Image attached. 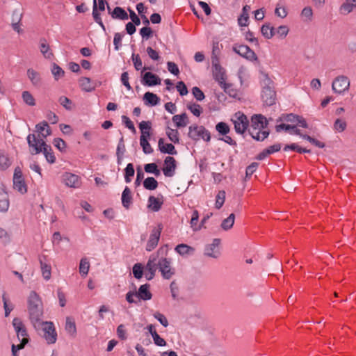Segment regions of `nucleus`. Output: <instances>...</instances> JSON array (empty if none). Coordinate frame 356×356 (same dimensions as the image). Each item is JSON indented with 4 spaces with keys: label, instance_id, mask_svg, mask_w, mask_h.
<instances>
[{
    "label": "nucleus",
    "instance_id": "1",
    "mask_svg": "<svg viewBox=\"0 0 356 356\" xmlns=\"http://www.w3.org/2000/svg\"><path fill=\"white\" fill-rule=\"evenodd\" d=\"M27 310L31 323L35 330L40 329L43 321V304L39 295L34 291L28 297Z\"/></svg>",
    "mask_w": 356,
    "mask_h": 356
},
{
    "label": "nucleus",
    "instance_id": "2",
    "mask_svg": "<svg viewBox=\"0 0 356 356\" xmlns=\"http://www.w3.org/2000/svg\"><path fill=\"white\" fill-rule=\"evenodd\" d=\"M26 140L31 154L35 155L42 152L47 162L51 164L55 163L56 157L51 147L47 145L42 138H37L35 134H30L27 136Z\"/></svg>",
    "mask_w": 356,
    "mask_h": 356
},
{
    "label": "nucleus",
    "instance_id": "3",
    "mask_svg": "<svg viewBox=\"0 0 356 356\" xmlns=\"http://www.w3.org/2000/svg\"><path fill=\"white\" fill-rule=\"evenodd\" d=\"M165 252L163 247L160 248L156 252L152 254L149 257H154L156 261V270L159 269L163 279L170 280L175 274V269L171 266L170 259H168L162 255Z\"/></svg>",
    "mask_w": 356,
    "mask_h": 356
},
{
    "label": "nucleus",
    "instance_id": "4",
    "mask_svg": "<svg viewBox=\"0 0 356 356\" xmlns=\"http://www.w3.org/2000/svg\"><path fill=\"white\" fill-rule=\"evenodd\" d=\"M262 76L261 99L265 105L270 106L275 104L276 100V93L274 90L273 82L267 74L262 72Z\"/></svg>",
    "mask_w": 356,
    "mask_h": 356
},
{
    "label": "nucleus",
    "instance_id": "5",
    "mask_svg": "<svg viewBox=\"0 0 356 356\" xmlns=\"http://www.w3.org/2000/svg\"><path fill=\"white\" fill-rule=\"evenodd\" d=\"M188 136L195 141L203 139L209 142L211 140L210 132L204 127L197 124H192L188 127Z\"/></svg>",
    "mask_w": 356,
    "mask_h": 356
},
{
    "label": "nucleus",
    "instance_id": "6",
    "mask_svg": "<svg viewBox=\"0 0 356 356\" xmlns=\"http://www.w3.org/2000/svg\"><path fill=\"white\" fill-rule=\"evenodd\" d=\"M43 331V337L48 344H54L57 340V332L54 325L51 321H42L40 326Z\"/></svg>",
    "mask_w": 356,
    "mask_h": 356
},
{
    "label": "nucleus",
    "instance_id": "7",
    "mask_svg": "<svg viewBox=\"0 0 356 356\" xmlns=\"http://www.w3.org/2000/svg\"><path fill=\"white\" fill-rule=\"evenodd\" d=\"M13 188L21 194H25L27 192V186L23 177L22 171L19 166H17L14 170Z\"/></svg>",
    "mask_w": 356,
    "mask_h": 356
},
{
    "label": "nucleus",
    "instance_id": "8",
    "mask_svg": "<svg viewBox=\"0 0 356 356\" xmlns=\"http://www.w3.org/2000/svg\"><path fill=\"white\" fill-rule=\"evenodd\" d=\"M232 49L235 53L248 60L253 61L257 60V56L254 51L247 45L235 44L233 45Z\"/></svg>",
    "mask_w": 356,
    "mask_h": 356
},
{
    "label": "nucleus",
    "instance_id": "9",
    "mask_svg": "<svg viewBox=\"0 0 356 356\" xmlns=\"http://www.w3.org/2000/svg\"><path fill=\"white\" fill-rule=\"evenodd\" d=\"M350 86V81L346 76H338L334 79L332 84V88L335 93L341 94L348 90Z\"/></svg>",
    "mask_w": 356,
    "mask_h": 356
},
{
    "label": "nucleus",
    "instance_id": "10",
    "mask_svg": "<svg viewBox=\"0 0 356 356\" xmlns=\"http://www.w3.org/2000/svg\"><path fill=\"white\" fill-rule=\"evenodd\" d=\"M162 229L163 226L161 224H159L156 227H154L152 229L146 245L147 251L150 252L157 246Z\"/></svg>",
    "mask_w": 356,
    "mask_h": 356
},
{
    "label": "nucleus",
    "instance_id": "11",
    "mask_svg": "<svg viewBox=\"0 0 356 356\" xmlns=\"http://www.w3.org/2000/svg\"><path fill=\"white\" fill-rule=\"evenodd\" d=\"M236 119L233 120L234 129L236 133L243 134L249 125V121L245 115L241 112L235 114Z\"/></svg>",
    "mask_w": 356,
    "mask_h": 356
},
{
    "label": "nucleus",
    "instance_id": "12",
    "mask_svg": "<svg viewBox=\"0 0 356 356\" xmlns=\"http://www.w3.org/2000/svg\"><path fill=\"white\" fill-rule=\"evenodd\" d=\"M12 323L19 340L29 339L27 330L20 318H15Z\"/></svg>",
    "mask_w": 356,
    "mask_h": 356
},
{
    "label": "nucleus",
    "instance_id": "13",
    "mask_svg": "<svg viewBox=\"0 0 356 356\" xmlns=\"http://www.w3.org/2000/svg\"><path fill=\"white\" fill-rule=\"evenodd\" d=\"M63 180L64 184L70 188H76L81 186V178L78 175L71 172H65L63 175Z\"/></svg>",
    "mask_w": 356,
    "mask_h": 356
},
{
    "label": "nucleus",
    "instance_id": "14",
    "mask_svg": "<svg viewBox=\"0 0 356 356\" xmlns=\"http://www.w3.org/2000/svg\"><path fill=\"white\" fill-rule=\"evenodd\" d=\"M220 243V239L214 238L212 243L207 245L204 248V254L212 258H218L220 255L218 247Z\"/></svg>",
    "mask_w": 356,
    "mask_h": 356
},
{
    "label": "nucleus",
    "instance_id": "15",
    "mask_svg": "<svg viewBox=\"0 0 356 356\" xmlns=\"http://www.w3.org/2000/svg\"><path fill=\"white\" fill-rule=\"evenodd\" d=\"M141 83L144 86H154L160 85L161 83V79L158 75L152 72H147L143 74L141 79Z\"/></svg>",
    "mask_w": 356,
    "mask_h": 356
},
{
    "label": "nucleus",
    "instance_id": "16",
    "mask_svg": "<svg viewBox=\"0 0 356 356\" xmlns=\"http://www.w3.org/2000/svg\"><path fill=\"white\" fill-rule=\"evenodd\" d=\"M176 160L172 156H167L164 160L163 174L165 177H172L176 169Z\"/></svg>",
    "mask_w": 356,
    "mask_h": 356
},
{
    "label": "nucleus",
    "instance_id": "17",
    "mask_svg": "<svg viewBox=\"0 0 356 356\" xmlns=\"http://www.w3.org/2000/svg\"><path fill=\"white\" fill-rule=\"evenodd\" d=\"M155 261L154 257H149L145 266V275L147 280H152L155 276L156 271Z\"/></svg>",
    "mask_w": 356,
    "mask_h": 356
},
{
    "label": "nucleus",
    "instance_id": "18",
    "mask_svg": "<svg viewBox=\"0 0 356 356\" xmlns=\"http://www.w3.org/2000/svg\"><path fill=\"white\" fill-rule=\"evenodd\" d=\"M79 84L82 90L90 92L97 87L96 81H92L89 77L83 76L79 79Z\"/></svg>",
    "mask_w": 356,
    "mask_h": 356
},
{
    "label": "nucleus",
    "instance_id": "19",
    "mask_svg": "<svg viewBox=\"0 0 356 356\" xmlns=\"http://www.w3.org/2000/svg\"><path fill=\"white\" fill-rule=\"evenodd\" d=\"M35 129L38 132L37 138H42L44 140V138L51 134V130L46 121H42L36 124Z\"/></svg>",
    "mask_w": 356,
    "mask_h": 356
},
{
    "label": "nucleus",
    "instance_id": "20",
    "mask_svg": "<svg viewBox=\"0 0 356 356\" xmlns=\"http://www.w3.org/2000/svg\"><path fill=\"white\" fill-rule=\"evenodd\" d=\"M159 149L163 154L176 155L177 154L175 146L172 143H164V139L161 138L158 142Z\"/></svg>",
    "mask_w": 356,
    "mask_h": 356
},
{
    "label": "nucleus",
    "instance_id": "21",
    "mask_svg": "<svg viewBox=\"0 0 356 356\" xmlns=\"http://www.w3.org/2000/svg\"><path fill=\"white\" fill-rule=\"evenodd\" d=\"M222 47V44L219 43V42H213L212 47V53H211V62L213 65L215 67V69L217 70L219 67V55L220 54V48Z\"/></svg>",
    "mask_w": 356,
    "mask_h": 356
},
{
    "label": "nucleus",
    "instance_id": "22",
    "mask_svg": "<svg viewBox=\"0 0 356 356\" xmlns=\"http://www.w3.org/2000/svg\"><path fill=\"white\" fill-rule=\"evenodd\" d=\"M267 125V120L262 115H254L251 118V129H264Z\"/></svg>",
    "mask_w": 356,
    "mask_h": 356
},
{
    "label": "nucleus",
    "instance_id": "23",
    "mask_svg": "<svg viewBox=\"0 0 356 356\" xmlns=\"http://www.w3.org/2000/svg\"><path fill=\"white\" fill-rule=\"evenodd\" d=\"M149 289V284H148L141 285L138 289V291L136 292V296H138L139 298L143 300H150L152 297V295Z\"/></svg>",
    "mask_w": 356,
    "mask_h": 356
},
{
    "label": "nucleus",
    "instance_id": "24",
    "mask_svg": "<svg viewBox=\"0 0 356 356\" xmlns=\"http://www.w3.org/2000/svg\"><path fill=\"white\" fill-rule=\"evenodd\" d=\"M261 129H262L257 128L250 129L249 130V133L252 137V138H254V140L258 141H263L265 138H266L268 136L269 131H264Z\"/></svg>",
    "mask_w": 356,
    "mask_h": 356
},
{
    "label": "nucleus",
    "instance_id": "25",
    "mask_svg": "<svg viewBox=\"0 0 356 356\" xmlns=\"http://www.w3.org/2000/svg\"><path fill=\"white\" fill-rule=\"evenodd\" d=\"M172 120L177 128L185 127L189 122L188 115L186 113L180 115H175Z\"/></svg>",
    "mask_w": 356,
    "mask_h": 356
},
{
    "label": "nucleus",
    "instance_id": "26",
    "mask_svg": "<svg viewBox=\"0 0 356 356\" xmlns=\"http://www.w3.org/2000/svg\"><path fill=\"white\" fill-rule=\"evenodd\" d=\"M40 268L42 271V276L44 280H49L51 278V266L45 262L46 257H40Z\"/></svg>",
    "mask_w": 356,
    "mask_h": 356
},
{
    "label": "nucleus",
    "instance_id": "27",
    "mask_svg": "<svg viewBox=\"0 0 356 356\" xmlns=\"http://www.w3.org/2000/svg\"><path fill=\"white\" fill-rule=\"evenodd\" d=\"M27 76L31 83L35 86H40L42 83V79L39 72L32 68L27 70Z\"/></svg>",
    "mask_w": 356,
    "mask_h": 356
},
{
    "label": "nucleus",
    "instance_id": "28",
    "mask_svg": "<svg viewBox=\"0 0 356 356\" xmlns=\"http://www.w3.org/2000/svg\"><path fill=\"white\" fill-rule=\"evenodd\" d=\"M219 70L218 72H216L214 75L215 80L219 83L220 86L224 89L225 92H227V90L232 87V86L225 83V75L224 72H221V67L220 65L216 70Z\"/></svg>",
    "mask_w": 356,
    "mask_h": 356
},
{
    "label": "nucleus",
    "instance_id": "29",
    "mask_svg": "<svg viewBox=\"0 0 356 356\" xmlns=\"http://www.w3.org/2000/svg\"><path fill=\"white\" fill-rule=\"evenodd\" d=\"M40 49L44 58H51L53 56L52 52L50 51V47L44 38L40 39Z\"/></svg>",
    "mask_w": 356,
    "mask_h": 356
},
{
    "label": "nucleus",
    "instance_id": "30",
    "mask_svg": "<svg viewBox=\"0 0 356 356\" xmlns=\"http://www.w3.org/2000/svg\"><path fill=\"white\" fill-rule=\"evenodd\" d=\"M143 100L145 104L154 106L157 105L160 102V98L155 94L147 92L145 93Z\"/></svg>",
    "mask_w": 356,
    "mask_h": 356
},
{
    "label": "nucleus",
    "instance_id": "31",
    "mask_svg": "<svg viewBox=\"0 0 356 356\" xmlns=\"http://www.w3.org/2000/svg\"><path fill=\"white\" fill-rule=\"evenodd\" d=\"M132 196L130 188L126 186L122 194V204L127 209L129 208L131 204Z\"/></svg>",
    "mask_w": 356,
    "mask_h": 356
},
{
    "label": "nucleus",
    "instance_id": "32",
    "mask_svg": "<svg viewBox=\"0 0 356 356\" xmlns=\"http://www.w3.org/2000/svg\"><path fill=\"white\" fill-rule=\"evenodd\" d=\"M113 19H119L121 20H127L129 17L127 12L121 7H115L111 13Z\"/></svg>",
    "mask_w": 356,
    "mask_h": 356
},
{
    "label": "nucleus",
    "instance_id": "33",
    "mask_svg": "<svg viewBox=\"0 0 356 356\" xmlns=\"http://www.w3.org/2000/svg\"><path fill=\"white\" fill-rule=\"evenodd\" d=\"M261 33L266 39H270L275 35V29L270 24H265L261 28Z\"/></svg>",
    "mask_w": 356,
    "mask_h": 356
},
{
    "label": "nucleus",
    "instance_id": "34",
    "mask_svg": "<svg viewBox=\"0 0 356 356\" xmlns=\"http://www.w3.org/2000/svg\"><path fill=\"white\" fill-rule=\"evenodd\" d=\"M282 130L286 131L291 130L294 134L300 135V130L297 129L296 125L280 124L275 126V131L277 132H280Z\"/></svg>",
    "mask_w": 356,
    "mask_h": 356
},
{
    "label": "nucleus",
    "instance_id": "35",
    "mask_svg": "<svg viewBox=\"0 0 356 356\" xmlns=\"http://www.w3.org/2000/svg\"><path fill=\"white\" fill-rule=\"evenodd\" d=\"M175 250L181 255H186L193 254L195 249L186 244L181 243L176 246Z\"/></svg>",
    "mask_w": 356,
    "mask_h": 356
},
{
    "label": "nucleus",
    "instance_id": "36",
    "mask_svg": "<svg viewBox=\"0 0 356 356\" xmlns=\"http://www.w3.org/2000/svg\"><path fill=\"white\" fill-rule=\"evenodd\" d=\"M65 328L68 334H70L72 337H75L76 334V324L75 322L70 317L66 318Z\"/></svg>",
    "mask_w": 356,
    "mask_h": 356
},
{
    "label": "nucleus",
    "instance_id": "37",
    "mask_svg": "<svg viewBox=\"0 0 356 356\" xmlns=\"http://www.w3.org/2000/svg\"><path fill=\"white\" fill-rule=\"evenodd\" d=\"M148 207L151 209L153 211H159L163 204L162 202H160L157 198L154 196H149L148 198Z\"/></svg>",
    "mask_w": 356,
    "mask_h": 356
},
{
    "label": "nucleus",
    "instance_id": "38",
    "mask_svg": "<svg viewBox=\"0 0 356 356\" xmlns=\"http://www.w3.org/2000/svg\"><path fill=\"white\" fill-rule=\"evenodd\" d=\"M11 165V162L8 155L0 150V170H6Z\"/></svg>",
    "mask_w": 356,
    "mask_h": 356
},
{
    "label": "nucleus",
    "instance_id": "39",
    "mask_svg": "<svg viewBox=\"0 0 356 356\" xmlns=\"http://www.w3.org/2000/svg\"><path fill=\"white\" fill-rule=\"evenodd\" d=\"M92 17L96 23H97L102 29L105 31V26L102 22V18L100 17V14L97 10V0H95V2L93 3L92 6Z\"/></svg>",
    "mask_w": 356,
    "mask_h": 356
},
{
    "label": "nucleus",
    "instance_id": "40",
    "mask_svg": "<svg viewBox=\"0 0 356 356\" xmlns=\"http://www.w3.org/2000/svg\"><path fill=\"white\" fill-rule=\"evenodd\" d=\"M234 220L235 215L234 213H231L227 218L222 220L220 225L222 229L225 231L230 229L234 224Z\"/></svg>",
    "mask_w": 356,
    "mask_h": 356
},
{
    "label": "nucleus",
    "instance_id": "41",
    "mask_svg": "<svg viewBox=\"0 0 356 356\" xmlns=\"http://www.w3.org/2000/svg\"><path fill=\"white\" fill-rule=\"evenodd\" d=\"M143 186L145 189L153 191L158 187V181L152 177H149L143 181Z\"/></svg>",
    "mask_w": 356,
    "mask_h": 356
},
{
    "label": "nucleus",
    "instance_id": "42",
    "mask_svg": "<svg viewBox=\"0 0 356 356\" xmlns=\"http://www.w3.org/2000/svg\"><path fill=\"white\" fill-rule=\"evenodd\" d=\"M144 170L147 173L154 174L156 177H159L161 175L160 170L155 163L145 164Z\"/></svg>",
    "mask_w": 356,
    "mask_h": 356
},
{
    "label": "nucleus",
    "instance_id": "43",
    "mask_svg": "<svg viewBox=\"0 0 356 356\" xmlns=\"http://www.w3.org/2000/svg\"><path fill=\"white\" fill-rule=\"evenodd\" d=\"M90 268V263L86 258H83L80 261L79 273L82 276H86Z\"/></svg>",
    "mask_w": 356,
    "mask_h": 356
},
{
    "label": "nucleus",
    "instance_id": "44",
    "mask_svg": "<svg viewBox=\"0 0 356 356\" xmlns=\"http://www.w3.org/2000/svg\"><path fill=\"white\" fill-rule=\"evenodd\" d=\"M140 145L143 148V151L145 154H149L153 152V149L151 147L148 140L143 136L140 137Z\"/></svg>",
    "mask_w": 356,
    "mask_h": 356
},
{
    "label": "nucleus",
    "instance_id": "45",
    "mask_svg": "<svg viewBox=\"0 0 356 356\" xmlns=\"http://www.w3.org/2000/svg\"><path fill=\"white\" fill-rule=\"evenodd\" d=\"M226 193L225 191H219L216 197L215 207L220 209L224 204Z\"/></svg>",
    "mask_w": 356,
    "mask_h": 356
},
{
    "label": "nucleus",
    "instance_id": "46",
    "mask_svg": "<svg viewBox=\"0 0 356 356\" xmlns=\"http://www.w3.org/2000/svg\"><path fill=\"white\" fill-rule=\"evenodd\" d=\"M131 59H132L134 67L137 71L140 70L145 71L146 70H147V67H143V63H142V60H141V58H140L139 54H133L131 56Z\"/></svg>",
    "mask_w": 356,
    "mask_h": 356
},
{
    "label": "nucleus",
    "instance_id": "47",
    "mask_svg": "<svg viewBox=\"0 0 356 356\" xmlns=\"http://www.w3.org/2000/svg\"><path fill=\"white\" fill-rule=\"evenodd\" d=\"M22 97L24 103L29 106H33L35 105V100L33 96L29 91H24Z\"/></svg>",
    "mask_w": 356,
    "mask_h": 356
},
{
    "label": "nucleus",
    "instance_id": "48",
    "mask_svg": "<svg viewBox=\"0 0 356 356\" xmlns=\"http://www.w3.org/2000/svg\"><path fill=\"white\" fill-rule=\"evenodd\" d=\"M145 267L140 263H136L133 266V275L136 279H140L143 275Z\"/></svg>",
    "mask_w": 356,
    "mask_h": 356
},
{
    "label": "nucleus",
    "instance_id": "49",
    "mask_svg": "<svg viewBox=\"0 0 356 356\" xmlns=\"http://www.w3.org/2000/svg\"><path fill=\"white\" fill-rule=\"evenodd\" d=\"M216 129L219 134L225 136L230 131V128L225 122H220L216 125Z\"/></svg>",
    "mask_w": 356,
    "mask_h": 356
},
{
    "label": "nucleus",
    "instance_id": "50",
    "mask_svg": "<svg viewBox=\"0 0 356 356\" xmlns=\"http://www.w3.org/2000/svg\"><path fill=\"white\" fill-rule=\"evenodd\" d=\"M199 220V213L197 210H194L193 211L192 218L191 219V227L193 229V231H198L200 230V227L197 225V222Z\"/></svg>",
    "mask_w": 356,
    "mask_h": 356
},
{
    "label": "nucleus",
    "instance_id": "51",
    "mask_svg": "<svg viewBox=\"0 0 356 356\" xmlns=\"http://www.w3.org/2000/svg\"><path fill=\"white\" fill-rule=\"evenodd\" d=\"M134 168L132 163H128L124 169V179L127 183L131 182V177L134 175Z\"/></svg>",
    "mask_w": 356,
    "mask_h": 356
},
{
    "label": "nucleus",
    "instance_id": "52",
    "mask_svg": "<svg viewBox=\"0 0 356 356\" xmlns=\"http://www.w3.org/2000/svg\"><path fill=\"white\" fill-rule=\"evenodd\" d=\"M166 134L169 139L174 143H179V132L177 129H172L170 128L168 129V131H166Z\"/></svg>",
    "mask_w": 356,
    "mask_h": 356
},
{
    "label": "nucleus",
    "instance_id": "53",
    "mask_svg": "<svg viewBox=\"0 0 356 356\" xmlns=\"http://www.w3.org/2000/svg\"><path fill=\"white\" fill-rule=\"evenodd\" d=\"M187 108L196 117H199L202 113V108L197 104H191L187 105Z\"/></svg>",
    "mask_w": 356,
    "mask_h": 356
},
{
    "label": "nucleus",
    "instance_id": "54",
    "mask_svg": "<svg viewBox=\"0 0 356 356\" xmlns=\"http://www.w3.org/2000/svg\"><path fill=\"white\" fill-rule=\"evenodd\" d=\"M355 8L353 6L350 2L346 1L339 8L340 13L343 15H347L353 11V10Z\"/></svg>",
    "mask_w": 356,
    "mask_h": 356
},
{
    "label": "nucleus",
    "instance_id": "55",
    "mask_svg": "<svg viewBox=\"0 0 356 356\" xmlns=\"http://www.w3.org/2000/svg\"><path fill=\"white\" fill-rule=\"evenodd\" d=\"M51 72L54 76L55 79L58 80L59 78L64 76V70L56 63L53 64Z\"/></svg>",
    "mask_w": 356,
    "mask_h": 356
},
{
    "label": "nucleus",
    "instance_id": "56",
    "mask_svg": "<svg viewBox=\"0 0 356 356\" xmlns=\"http://www.w3.org/2000/svg\"><path fill=\"white\" fill-rule=\"evenodd\" d=\"M347 127L346 121L339 118L337 119L334 123V129L338 132L343 131Z\"/></svg>",
    "mask_w": 356,
    "mask_h": 356
},
{
    "label": "nucleus",
    "instance_id": "57",
    "mask_svg": "<svg viewBox=\"0 0 356 356\" xmlns=\"http://www.w3.org/2000/svg\"><path fill=\"white\" fill-rule=\"evenodd\" d=\"M298 117H299V115H295L293 113H290V114L284 115L282 117H280L277 120V122L281 121V120H285L288 122L296 123L297 124V122L298 120Z\"/></svg>",
    "mask_w": 356,
    "mask_h": 356
},
{
    "label": "nucleus",
    "instance_id": "58",
    "mask_svg": "<svg viewBox=\"0 0 356 356\" xmlns=\"http://www.w3.org/2000/svg\"><path fill=\"white\" fill-rule=\"evenodd\" d=\"M301 15L305 17L307 22H311L313 18L312 8L310 6L305 7L301 12Z\"/></svg>",
    "mask_w": 356,
    "mask_h": 356
},
{
    "label": "nucleus",
    "instance_id": "59",
    "mask_svg": "<svg viewBox=\"0 0 356 356\" xmlns=\"http://www.w3.org/2000/svg\"><path fill=\"white\" fill-rule=\"evenodd\" d=\"M124 35L121 34L120 33H115L114 35L113 38V44L115 49L116 51H118L120 47L122 45V39Z\"/></svg>",
    "mask_w": 356,
    "mask_h": 356
},
{
    "label": "nucleus",
    "instance_id": "60",
    "mask_svg": "<svg viewBox=\"0 0 356 356\" xmlns=\"http://www.w3.org/2000/svg\"><path fill=\"white\" fill-rule=\"evenodd\" d=\"M59 103L62 105L65 109L71 110L72 109V101L65 96H61L58 99Z\"/></svg>",
    "mask_w": 356,
    "mask_h": 356
},
{
    "label": "nucleus",
    "instance_id": "61",
    "mask_svg": "<svg viewBox=\"0 0 356 356\" xmlns=\"http://www.w3.org/2000/svg\"><path fill=\"white\" fill-rule=\"evenodd\" d=\"M122 120L123 123L124 124V125L126 126V127H127L129 129H130L133 133L136 132V128L134 127L133 122L127 116L122 115Z\"/></svg>",
    "mask_w": 356,
    "mask_h": 356
},
{
    "label": "nucleus",
    "instance_id": "62",
    "mask_svg": "<svg viewBox=\"0 0 356 356\" xmlns=\"http://www.w3.org/2000/svg\"><path fill=\"white\" fill-rule=\"evenodd\" d=\"M192 93L194 97L197 101H202L204 99L205 96L203 92L197 86H195L192 88Z\"/></svg>",
    "mask_w": 356,
    "mask_h": 356
},
{
    "label": "nucleus",
    "instance_id": "63",
    "mask_svg": "<svg viewBox=\"0 0 356 356\" xmlns=\"http://www.w3.org/2000/svg\"><path fill=\"white\" fill-rule=\"evenodd\" d=\"M154 317L165 327L168 326V321L163 314L157 312L154 314Z\"/></svg>",
    "mask_w": 356,
    "mask_h": 356
},
{
    "label": "nucleus",
    "instance_id": "64",
    "mask_svg": "<svg viewBox=\"0 0 356 356\" xmlns=\"http://www.w3.org/2000/svg\"><path fill=\"white\" fill-rule=\"evenodd\" d=\"M152 338L156 346H165L166 345L165 341L161 338L156 332H154V333H152Z\"/></svg>",
    "mask_w": 356,
    "mask_h": 356
}]
</instances>
